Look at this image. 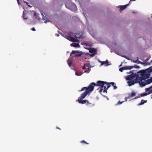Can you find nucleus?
I'll return each mask as SVG.
<instances>
[{"label":"nucleus","instance_id":"nucleus-41","mask_svg":"<svg viewBox=\"0 0 152 152\" xmlns=\"http://www.w3.org/2000/svg\"><path fill=\"white\" fill-rule=\"evenodd\" d=\"M65 6L66 7V5H65Z\"/></svg>","mask_w":152,"mask_h":152},{"label":"nucleus","instance_id":"nucleus-10","mask_svg":"<svg viewBox=\"0 0 152 152\" xmlns=\"http://www.w3.org/2000/svg\"><path fill=\"white\" fill-rule=\"evenodd\" d=\"M71 46L73 47H80V45L79 43H73L70 44Z\"/></svg>","mask_w":152,"mask_h":152},{"label":"nucleus","instance_id":"nucleus-15","mask_svg":"<svg viewBox=\"0 0 152 152\" xmlns=\"http://www.w3.org/2000/svg\"><path fill=\"white\" fill-rule=\"evenodd\" d=\"M67 39L69 40V41H72V42H74V41H75V39L72 37H68V38Z\"/></svg>","mask_w":152,"mask_h":152},{"label":"nucleus","instance_id":"nucleus-27","mask_svg":"<svg viewBox=\"0 0 152 152\" xmlns=\"http://www.w3.org/2000/svg\"><path fill=\"white\" fill-rule=\"evenodd\" d=\"M33 16L34 17H36V18L37 19H38V15H37V14H36V12H35L34 15H33Z\"/></svg>","mask_w":152,"mask_h":152},{"label":"nucleus","instance_id":"nucleus-6","mask_svg":"<svg viewBox=\"0 0 152 152\" xmlns=\"http://www.w3.org/2000/svg\"><path fill=\"white\" fill-rule=\"evenodd\" d=\"M145 91L147 92L141 94L140 96H143L152 93V86L149 88H146Z\"/></svg>","mask_w":152,"mask_h":152},{"label":"nucleus","instance_id":"nucleus-23","mask_svg":"<svg viewBox=\"0 0 152 152\" xmlns=\"http://www.w3.org/2000/svg\"><path fill=\"white\" fill-rule=\"evenodd\" d=\"M90 70H91L89 68L87 70L83 72H82V73H83H83H88L90 72Z\"/></svg>","mask_w":152,"mask_h":152},{"label":"nucleus","instance_id":"nucleus-1","mask_svg":"<svg viewBox=\"0 0 152 152\" xmlns=\"http://www.w3.org/2000/svg\"><path fill=\"white\" fill-rule=\"evenodd\" d=\"M152 69L150 68L145 70H142L135 74H132L126 77V80L128 86H131L135 83H138L143 80H145L150 77Z\"/></svg>","mask_w":152,"mask_h":152},{"label":"nucleus","instance_id":"nucleus-38","mask_svg":"<svg viewBox=\"0 0 152 152\" xmlns=\"http://www.w3.org/2000/svg\"><path fill=\"white\" fill-rule=\"evenodd\" d=\"M25 2L27 4L28 3L27 2Z\"/></svg>","mask_w":152,"mask_h":152},{"label":"nucleus","instance_id":"nucleus-35","mask_svg":"<svg viewBox=\"0 0 152 152\" xmlns=\"http://www.w3.org/2000/svg\"><path fill=\"white\" fill-rule=\"evenodd\" d=\"M56 128L57 129H59L61 130V129L59 128V127H56Z\"/></svg>","mask_w":152,"mask_h":152},{"label":"nucleus","instance_id":"nucleus-33","mask_svg":"<svg viewBox=\"0 0 152 152\" xmlns=\"http://www.w3.org/2000/svg\"><path fill=\"white\" fill-rule=\"evenodd\" d=\"M56 35L57 37H58L59 36V34H56Z\"/></svg>","mask_w":152,"mask_h":152},{"label":"nucleus","instance_id":"nucleus-7","mask_svg":"<svg viewBox=\"0 0 152 152\" xmlns=\"http://www.w3.org/2000/svg\"><path fill=\"white\" fill-rule=\"evenodd\" d=\"M137 66H124L120 68L119 71L121 72H122L124 70L127 69L130 70L134 67L137 68Z\"/></svg>","mask_w":152,"mask_h":152},{"label":"nucleus","instance_id":"nucleus-36","mask_svg":"<svg viewBox=\"0 0 152 152\" xmlns=\"http://www.w3.org/2000/svg\"><path fill=\"white\" fill-rule=\"evenodd\" d=\"M152 62V60L150 62V63L149 64H150Z\"/></svg>","mask_w":152,"mask_h":152},{"label":"nucleus","instance_id":"nucleus-28","mask_svg":"<svg viewBox=\"0 0 152 152\" xmlns=\"http://www.w3.org/2000/svg\"><path fill=\"white\" fill-rule=\"evenodd\" d=\"M124 102V101H122V102H121V101L120 100H119L118 101V102L117 103V104H121L122 103Z\"/></svg>","mask_w":152,"mask_h":152},{"label":"nucleus","instance_id":"nucleus-4","mask_svg":"<svg viewBox=\"0 0 152 152\" xmlns=\"http://www.w3.org/2000/svg\"><path fill=\"white\" fill-rule=\"evenodd\" d=\"M84 93H83L78 98V101L79 103L81 104H84L87 103L88 104L89 103L88 101L86 99L83 100L84 98L87 95L84 94Z\"/></svg>","mask_w":152,"mask_h":152},{"label":"nucleus","instance_id":"nucleus-24","mask_svg":"<svg viewBox=\"0 0 152 152\" xmlns=\"http://www.w3.org/2000/svg\"><path fill=\"white\" fill-rule=\"evenodd\" d=\"M82 55L81 54H77L75 56V57H80L82 56Z\"/></svg>","mask_w":152,"mask_h":152},{"label":"nucleus","instance_id":"nucleus-18","mask_svg":"<svg viewBox=\"0 0 152 152\" xmlns=\"http://www.w3.org/2000/svg\"><path fill=\"white\" fill-rule=\"evenodd\" d=\"M79 51L77 50H73L71 53V55L74 54L75 53H77Z\"/></svg>","mask_w":152,"mask_h":152},{"label":"nucleus","instance_id":"nucleus-19","mask_svg":"<svg viewBox=\"0 0 152 152\" xmlns=\"http://www.w3.org/2000/svg\"><path fill=\"white\" fill-rule=\"evenodd\" d=\"M133 61L134 62L137 63H140V61H139L138 58V57L137 58V60L135 61Z\"/></svg>","mask_w":152,"mask_h":152},{"label":"nucleus","instance_id":"nucleus-11","mask_svg":"<svg viewBox=\"0 0 152 152\" xmlns=\"http://www.w3.org/2000/svg\"><path fill=\"white\" fill-rule=\"evenodd\" d=\"M129 5L127 4L126 5L123 6H121L120 7V10L121 11L124 10L127 7L128 5Z\"/></svg>","mask_w":152,"mask_h":152},{"label":"nucleus","instance_id":"nucleus-14","mask_svg":"<svg viewBox=\"0 0 152 152\" xmlns=\"http://www.w3.org/2000/svg\"><path fill=\"white\" fill-rule=\"evenodd\" d=\"M147 100H145L143 99H142L140 103L138 104V105H140L144 104V103H146L147 102Z\"/></svg>","mask_w":152,"mask_h":152},{"label":"nucleus","instance_id":"nucleus-26","mask_svg":"<svg viewBox=\"0 0 152 152\" xmlns=\"http://www.w3.org/2000/svg\"><path fill=\"white\" fill-rule=\"evenodd\" d=\"M80 142L82 143H85L86 144H88V143H87V142H86V141H85L84 140H82Z\"/></svg>","mask_w":152,"mask_h":152},{"label":"nucleus","instance_id":"nucleus-20","mask_svg":"<svg viewBox=\"0 0 152 152\" xmlns=\"http://www.w3.org/2000/svg\"><path fill=\"white\" fill-rule=\"evenodd\" d=\"M88 67V64H86L84 65V66H83V69H85L87 68Z\"/></svg>","mask_w":152,"mask_h":152},{"label":"nucleus","instance_id":"nucleus-5","mask_svg":"<svg viewBox=\"0 0 152 152\" xmlns=\"http://www.w3.org/2000/svg\"><path fill=\"white\" fill-rule=\"evenodd\" d=\"M152 82V80L150 78L149 79L144 80L143 81H141L139 82L140 85L142 87H144L146 85L149 84Z\"/></svg>","mask_w":152,"mask_h":152},{"label":"nucleus","instance_id":"nucleus-29","mask_svg":"<svg viewBox=\"0 0 152 152\" xmlns=\"http://www.w3.org/2000/svg\"><path fill=\"white\" fill-rule=\"evenodd\" d=\"M104 90H103V92H106V93H107V88H104Z\"/></svg>","mask_w":152,"mask_h":152},{"label":"nucleus","instance_id":"nucleus-2","mask_svg":"<svg viewBox=\"0 0 152 152\" xmlns=\"http://www.w3.org/2000/svg\"><path fill=\"white\" fill-rule=\"evenodd\" d=\"M105 84L106 85H107V89H108L110 86V85L109 83L107 82L99 80L97 81L96 83V86H99L101 87L100 90L99 91V92L100 93H101L103 90L102 88H106V86H104V85H105Z\"/></svg>","mask_w":152,"mask_h":152},{"label":"nucleus","instance_id":"nucleus-8","mask_svg":"<svg viewBox=\"0 0 152 152\" xmlns=\"http://www.w3.org/2000/svg\"><path fill=\"white\" fill-rule=\"evenodd\" d=\"M89 52L91 53L90 54V56L92 57L94 56L97 53L96 50L94 48H91L89 49Z\"/></svg>","mask_w":152,"mask_h":152},{"label":"nucleus","instance_id":"nucleus-16","mask_svg":"<svg viewBox=\"0 0 152 152\" xmlns=\"http://www.w3.org/2000/svg\"><path fill=\"white\" fill-rule=\"evenodd\" d=\"M136 95V93L134 92H132L129 95V96L131 97H133L135 96Z\"/></svg>","mask_w":152,"mask_h":152},{"label":"nucleus","instance_id":"nucleus-37","mask_svg":"<svg viewBox=\"0 0 152 152\" xmlns=\"http://www.w3.org/2000/svg\"><path fill=\"white\" fill-rule=\"evenodd\" d=\"M104 86H106V87H107V85H106V84H105V85H104Z\"/></svg>","mask_w":152,"mask_h":152},{"label":"nucleus","instance_id":"nucleus-40","mask_svg":"<svg viewBox=\"0 0 152 152\" xmlns=\"http://www.w3.org/2000/svg\"><path fill=\"white\" fill-rule=\"evenodd\" d=\"M151 79L152 80V77H151Z\"/></svg>","mask_w":152,"mask_h":152},{"label":"nucleus","instance_id":"nucleus-12","mask_svg":"<svg viewBox=\"0 0 152 152\" xmlns=\"http://www.w3.org/2000/svg\"><path fill=\"white\" fill-rule=\"evenodd\" d=\"M74 36L76 38H80L82 37V35L80 34H74Z\"/></svg>","mask_w":152,"mask_h":152},{"label":"nucleus","instance_id":"nucleus-9","mask_svg":"<svg viewBox=\"0 0 152 152\" xmlns=\"http://www.w3.org/2000/svg\"><path fill=\"white\" fill-rule=\"evenodd\" d=\"M71 10L73 11L77 10V8L75 4H73L72 5L71 7Z\"/></svg>","mask_w":152,"mask_h":152},{"label":"nucleus","instance_id":"nucleus-30","mask_svg":"<svg viewBox=\"0 0 152 152\" xmlns=\"http://www.w3.org/2000/svg\"><path fill=\"white\" fill-rule=\"evenodd\" d=\"M85 45H86V46L87 48H89L90 47V46L88 45V44L86 43Z\"/></svg>","mask_w":152,"mask_h":152},{"label":"nucleus","instance_id":"nucleus-3","mask_svg":"<svg viewBox=\"0 0 152 152\" xmlns=\"http://www.w3.org/2000/svg\"><path fill=\"white\" fill-rule=\"evenodd\" d=\"M96 83H92L89 85L88 87H83L80 91H81L86 90L85 91H84L83 93H84L85 95H87L90 92L93 90L95 86H96Z\"/></svg>","mask_w":152,"mask_h":152},{"label":"nucleus","instance_id":"nucleus-13","mask_svg":"<svg viewBox=\"0 0 152 152\" xmlns=\"http://www.w3.org/2000/svg\"><path fill=\"white\" fill-rule=\"evenodd\" d=\"M106 64L107 66L110 65L108 64V61L107 60H106L105 61H102L101 63V65Z\"/></svg>","mask_w":152,"mask_h":152},{"label":"nucleus","instance_id":"nucleus-32","mask_svg":"<svg viewBox=\"0 0 152 152\" xmlns=\"http://www.w3.org/2000/svg\"><path fill=\"white\" fill-rule=\"evenodd\" d=\"M31 30L33 31H36V30L35 29V28H31Z\"/></svg>","mask_w":152,"mask_h":152},{"label":"nucleus","instance_id":"nucleus-39","mask_svg":"<svg viewBox=\"0 0 152 152\" xmlns=\"http://www.w3.org/2000/svg\"><path fill=\"white\" fill-rule=\"evenodd\" d=\"M151 98H152V95H151Z\"/></svg>","mask_w":152,"mask_h":152},{"label":"nucleus","instance_id":"nucleus-21","mask_svg":"<svg viewBox=\"0 0 152 152\" xmlns=\"http://www.w3.org/2000/svg\"><path fill=\"white\" fill-rule=\"evenodd\" d=\"M23 18L24 19H26L28 18L26 16V15L25 14L24 12H23Z\"/></svg>","mask_w":152,"mask_h":152},{"label":"nucleus","instance_id":"nucleus-22","mask_svg":"<svg viewBox=\"0 0 152 152\" xmlns=\"http://www.w3.org/2000/svg\"><path fill=\"white\" fill-rule=\"evenodd\" d=\"M83 74V73H79L76 72H75V75L77 76H80Z\"/></svg>","mask_w":152,"mask_h":152},{"label":"nucleus","instance_id":"nucleus-17","mask_svg":"<svg viewBox=\"0 0 152 152\" xmlns=\"http://www.w3.org/2000/svg\"><path fill=\"white\" fill-rule=\"evenodd\" d=\"M109 84L110 85L111 84L114 87V89H115L117 88V87L115 85V84L114 82H111Z\"/></svg>","mask_w":152,"mask_h":152},{"label":"nucleus","instance_id":"nucleus-25","mask_svg":"<svg viewBox=\"0 0 152 152\" xmlns=\"http://www.w3.org/2000/svg\"><path fill=\"white\" fill-rule=\"evenodd\" d=\"M67 63H68V64L69 66L70 67H71V64H72V63H71V61H69V60H67Z\"/></svg>","mask_w":152,"mask_h":152},{"label":"nucleus","instance_id":"nucleus-31","mask_svg":"<svg viewBox=\"0 0 152 152\" xmlns=\"http://www.w3.org/2000/svg\"><path fill=\"white\" fill-rule=\"evenodd\" d=\"M75 41H74V42H79V41L77 39H75Z\"/></svg>","mask_w":152,"mask_h":152},{"label":"nucleus","instance_id":"nucleus-34","mask_svg":"<svg viewBox=\"0 0 152 152\" xmlns=\"http://www.w3.org/2000/svg\"><path fill=\"white\" fill-rule=\"evenodd\" d=\"M17 1H18V4H20V2L19 1V0H17Z\"/></svg>","mask_w":152,"mask_h":152}]
</instances>
